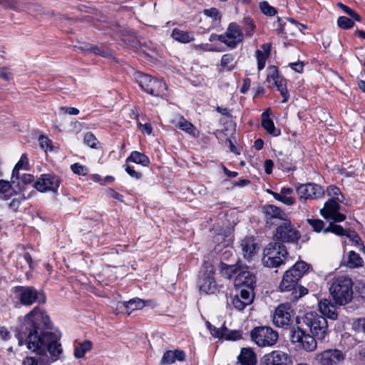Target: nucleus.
<instances>
[{
    "mask_svg": "<svg viewBox=\"0 0 365 365\" xmlns=\"http://www.w3.org/2000/svg\"><path fill=\"white\" fill-rule=\"evenodd\" d=\"M353 282L351 278L345 276H340L333 279L329 287L335 304L345 305L350 302L353 298Z\"/></svg>",
    "mask_w": 365,
    "mask_h": 365,
    "instance_id": "nucleus-3",
    "label": "nucleus"
},
{
    "mask_svg": "<svg viewBox=\"0 0 365 365\" xmlns=\"http://www.w3.org/2000/svg\"><path fill=\"white\" fill-rule=\"evenodd\" d=\"M126 162H133L147 167L150 165V160L144 153L138 151H133L130 156L126 159Z\"/></svg>",
    "mask_w": 365,
    "mask_h": 365,
    "instance_id": "nucleus-30",
    "label": "nucleus"
},
{
    "mask_svg": "<svg viewBox=\"0 0 365 365\" xmlns=\"http://www.w3.org/2000/svg\"><path fill=\"white\" fill-rule=\"evenodd\" d=\"M329 220H332L334 222H340L346 220V215L340 213L339 211L329 216Z\"/></svg>",
    "mask_w": 365,
    "mask_h": 365,
    "instance_id": "nucleus-61",
    "label": "nucleus"
},
{
    "mask_svg": "<svg viewBox=\"0 0 365 365\" xmlns=\"http://www.w3.org/2000/svg\"><path fill=\"white\" fill-rule=\"evenodd\" d=\"M297 193L300 200L319 199L324 195V188L315 183L301 184L297 187Z\"/></svg>",
    "mask_w": 365,
    "mask_h": 365,
    "instance_id": "nucleus-15",
    "label": "nucleus"
},
{
    "mask_svg": "<svg viewBox=\"0 0 365 365\" xmlns=\"http://www.w3.org/2000/svg\"><path fill=\"white\" fill-rule=\"evenodd\" d=\"M106 193L109 197L115 200H117L119 202H123V196L121 194L116 192L115 190H114L113 189L108 188L106 190Z\"/></svg>",
    "mask_w": 365,
    "mask_h": 365,
    "instance_id": "nucleus-56",
    "label": "nucleus"
},
{
    "mask_svg": "<svg viewBox=\"0 0 365 365\" xmlns=\"http://www.w3.org/2000/svg\"><path fill=\"white\" fill-rule=\"evenodd\" d=\"M324 233L332 232L338 236H345L347 230H344L341 225H336L333 222L323 230Z\"/></svg>",
    "mask_w": 365,
    "mask_h": 365,
    "instance_id": "nucleus-36",
    "label": "nucleus"
},
{
    "mask_svg": "<svg viewBox=\"0 0 365 365\" xmlns=\"http://www.w3.org/2000/svg\"><path fill=\"white\" fill-rule=\"evenodd\" d=\"M315 359L320 365H339L344 362L345 355L341 350L330 349L317 354Z\"/></svg>",
    "mask_w": 365,
    "mask_h": 365,
    "instance_id": "nucleus-13",
    "label": "nucleus"
},
{
    "mask_svg": "<svg viewBox=\"0 0 365 365\" xmlns=\"http://www.w3.org/2000/svg\"><path fill=\"white\" fill-rule=\"evenodd\" d=\"M234 284L235 287L254 289L256 284V277L247 266H242L236 276Z\"/></svg>",
    "mask_w": 365,
    "mask_h": 365,
    "instance_id": "nucleus-17",
    "label": "nucleus"
},
{
    "mask_svg": "<svg viewBox=\"0 0 365 365\" xmlns=\"http://www.w3.org/2000/svg\"><path fill=\"white\" fill-rule=\"evenodd\" d=\"M235 257L232 251L230 249H226L222 254L220 262H228L230 259Z\"/></svg>",
    "mask_w": 365,
    "mask_h": 365,
    "instance_id": "nucleus-55",
    "label": "nucleus"
},
{
    "mask_svg": "<svg viewBox=\"0 0 365 365\" xmlns=\"http://www.w3.org/2000/svg\"><path fill=\"white\" fill-rule=\"evenodd\" d=\"M253 289H254L250 288L242 289L238 296L240 297V299H243L245 303L250 304L254 299Z\"/></svg>",
    "mask_w": 365,
    "mask_h": 365,
    "instance_id": "nucleus-40",
    "label": "nucleus"
},
{
    "mask_svg": "<svg viewBox=\"0 0 365 365\" xmlns=\"http://www.w3.org/2000/svg\"><path fill=\"white\" fill-rule=\"evenodd\" d=\"M0 4L6 8L17 11L23 10V1L19 2L17 0H0Z\"/></svg>",
    "mask_w": 365,
    "mask_h": 365,
    "instance_id": "nucleus-37",
    "label": "nucleus"
},
{
    "mask_svg": "<svg viewBox=\"0 0 365 365\" xmlns=\"http://www.w3.org/2000/svg\"><path fill=\"white\" fill-rule=\"evenodd\" d=\"M327 192L329 196H337L341 193L340 189L335 185L329 186Z\"/></svg>",
    "mask_w": 365,
    "mask_h": 365,
    "instance_id": "nucleus-62",
    "label": "nucleus"
},
{
    "mask_svg": "<svg viewBox=\"0 0 365 365\" xmlns=\"http://www.w3.org/2000/svg\"><path fill=\"white\" fill-rule=\"evenodd\" d=\"M213 265L207 261L202 264L199 272L197 286L200 292L207 294H213L217 289V283L214 277Z\"/></svg>",
    "mask_w": 365,
    "mask_h": 365,
    "instance_id": "nucleus-6",
    "label": "nucleus"
},
{
    "mask_svg": "<svg viewBox=\"0 0 365 365\" xmlns=\"http://www.w3.org/2000/svg\"><path fill=\"white\" fill-rule=\"evenodd\" d=\"M341 206L338 202L334 199H329L324 204V208L320 210V214L326 220H329V216L339 210Z\"/></svg>",
    "mask_w": 365,
    "mask_h": 365,
    "instance_id": "nucleus-26",
    "label": "nucleus"
},
{
    "mask_svg": "<svg viewBox=\"0 0 365 365\" xmlns=\"http://www.w3.org/2000/svg\"><path fill=\"white\" fill-rule=\"evenodd\" d=\"M345 236L348 237L352 242H354L356 245L361 242V241L359 235L354 230H347V232Z\"/></svg>",
    "mask_w": 365,
    "mask_h": 365,
    "instance_id": "nucleus-58",
    "label": "nucleus"
},
{
    "mask_svg": "<svg viewBox=\"0 0 365 365\" xmlns=\"http://www.w3.org/2000/svg\"><path fill=\"white\" fill-rule=\"evenodd\" d=\"M263 252L274 257H280L282 259H284V261L288 255L286 246L276 241L269 242L264 249Z\"/></svg>",
    "mask_w": 365,
    "mask_h": 365,
    "instance_id": "nucleus-22",
    "label": "nucleus"
},
{
    "mask_svg": "<svg viewBox=\"0 0 365 365\" xmlns=\"http://www.w3.org/2000/svg\"><path fill=\"white\" fill-rule=\"evenodd\" d=\"M11 293L16 302L24 306H31L36 302L43 304L46 302L44 292L32 286H16L11 289Z\"/></svg>",
    "mask_w": 365,
    "mask_h": 365,
    "instance_id": "nucleus-4",
    "label": "nucleus"
},
{
    "mask_svg": "<svg viewBox=\"0 0 365 365\" xmlns=\"http://www.w3.org/2000/svg\"><path fill=\"white\" fill-rule=\"evenodd\" d=\"M23 365H38V361L32 356H26L24 359Z\"/></svg>",
    "mask_w": 365,
    "mask_h": 365,
    "instance_id": "nucleus-64",
    "label": "nucleus"
},
{
    "mask_svg": "<svg viewBox=\"0 0 365 365\" xmlns=\"http://www.w3.org/2000/svg\"><path fill=\"white\" fill-rule=\"evenodd\" d=\"M244 34L241 27L235 22L230 23L226 31L219 36V41L230 48H235L243 41Z\"/></svg>",
    "mask_w": 365,
    "mask_h": 365,
    "instance_id": "nucleus-11",
    "label": "nucleus"
},
{
    "mask_svg": "<svg viewBox=\"0 0 365 365\" xmlns=\"http://www.w3.org/2000/svg\"><path fill=\"white\" fill-rule=\"evenodd\" d=\"M59 112L61 114H68L76 115L79 113L78 109L73 107H61L59 108Z\"/></svg>",
    "mask_w": 365,
    "mask_h": 365,
    "instance_id": "nucleus-54",
    "label": "nucleus"
},
{
    "mask_svg": "<svg viewBox=\"0 0 365 365\" xmlns=\"http://www.w3.org/2000/svg\"><path fill=\"white\" fill-rule=\"evenodd\" d=\"M274 84L277 88L278 91L280 92L282 96L283 97V102L287 101L289 98L288 91L286 86V80L283 78L282 76L279 78H277V79L274 80Z\"/></svg>",
    "mask_w": 365,
    "mask_h": 365,
    "instance_id": "nucleus-35",
    "label": "nucleus"
},
{
    "mask_svg": "<svg viewBox=\"0 0 365 365\" xmlns=\"http://www.w3.org/2000/svg\"><path fill=\"white\" fill-rule=\"evenodd\" d=\"M38 141H39L40 146L42 148L47 149L48 148H51V141L47 137H46L44 135H41L39 137Z\"/></svg>",
    "mask_w": 365,
    "mask_h": 365,
    "instance_id": "nucleus-60",
    "label": "nucleus"
},
{
    "mask_svg": "<svg viewBox=\"0 0 365 365\" xmlns=\"http://www.w3.org/2000/svg\"><path fill=\"white\" fill-rule=\"evenodd\" d=\"M262 263L266 267L275 268L279 267L284 262V259H282L280 257H274L263 252Z\"/></svg>",
    "mask_w": 365,
    "mask_h": 365,
    "instance_id": "nucleus-31",
    "label": "nucleus"
},
{
    "mask_svg": "<svg viewBox=\"0 0 365 365\" xmlns=\"http://www.w3.org/2000/svg\"><path fill=\"white\" fill-rule=\"evenodd\" d=\"M265 220L267 224H274L273 220H280L282 222L288 219L287 215L280 208L273 205H264L262 208Z\"/></svg>",
    "mask_w": 365,
    "mask_h": 365,
    "instance_id": "nucleus-18",
    "label": "nucleus"
},
{
    "mask_svg": "<svg viewBox=\"0 0 365 365\" xmlns=\"http://www.w3.org/2000/svg\"><path fill=\"white\" fill-rule=\"evenodd\" d=\"M145 307L143 300L139 298H135L125 303V307L128 314H130L133 311L141 309Z\"/></svg>",
    "mask_w": 365,
    "mask_h": 365,
    "instance_id": "nucleus-34",
    "label": "nucleus"
},
{
    "mask_svg": "<svg viewBox=\"0 0 365 365\" xmlns=\"http://www.w3.org/2000/svg\"><path fill=\"white\" fill-rule=\"evenodd\" d=\"M281 195H282L280 196L281 200H279V201L282 202V203H284V205L290 206L295 203L294 197H292L291 195H283V194H281Z\"/></svg>",
    "mask_w": 365,
    "mask_h": 365,
    "instance_id": "nucleus-57",
    "label": "nucleus"
},
{
    "mask_svg": "<svg viewBox=\"0 0 365 365\" xmlns=\"http://www.w3.org/2000/svg\"><path fill=\"white\" fill-rule=\"evenodd\" d=\"M203 14L208 17L212 19L213 21H220L222 16L219 12L218 9L216 8H210L207 9H204Z\"/></svg>",
    "mask_w": 365,
    "mask_h": 365,
    "instance_id": "nucleus-44",
    "label": "nucleus"
},
{
    "mask_svg": "<svg viewBox=\"0 0 365 365\" xmlns=\"http://www.w3.org/2000/svg\"><path fill=\"white\" fill-rule=\"evenodd\" d=\"M60 184L59 177L51 174H43L35 182L34 187L40 192H57Z\"/></svg>",
    "mask_w": 365,
    "mask_h": 365,
    "instance_id": "nucleus-16",
    "label": "nucleus"
},
{
    "mask_svg": "<svg viewBox=\"0 0 365 365\" xmlns=\"http://www.w3.org/2000/svg\"><path fill=\"white\" fill-rule=\"evenodd\" d=\"M262 126L272 136L276 137L280 135V130L275 128L273 120L270 119L269 115L267 112L262 113Z\"/></svg>",
    "mask_w": 365,
    "mask_h": 365,
    "instance_id": "nucleus-27",
    "label": "nucleus"
},
{
    "mask_svg": "<svg viewBox=\"0 0 365 365\" xmlns=\"http://www.w3.org/2000/svg\"><path fill=\"white\" fill-rule=\"evenodd\" d=\"M233 60H234V58H233L232 54H230V53L224 54L222 56L220 65L223 68L230 71L234 68V66L230 65L233 61Z\"/></svg>",
    "mask_w": 365,
    "mask_h": 365,
    "instance_id": "nucleus-41",
    "label": "nucleus"
},
{
    "mask_svg": "<svg viewBox=\"0 0 365 365\" xmlns=\"http://www.w3.org/2000/svg\"><path fill=\"white\" fill-rule=\"evenodd\" d=\"M53 324L49 316L38 307L27 313L15 329V337L19 346L41 356L39 365H49L60 359L63 348L60 343L61 334L52 331Z\"/></svg>",
    "mask_w": 365,
    "mask_h": 365,
    "instance_id": "nucleus-1",
    "label": "nucleus"
},
{
    "mask_svg": "<svg viewBox=\"0 0 365 365\" xmlns=\"http://www.w3.org/2000/svg\"><path fill=\"white\" fill-rule=\"evenodd\" d=\"M281 76L279 74V71L275 66H269L268 67L267 79H272V81L279 78Z\"/></svg>",
    "mask_w": 365,
    "mask_h": 365,
    "instance_id": "nucleus-53",
    "label": "nucleus"
},
{
    "mask_svg": "<svg viewBox=\"0 0 365 365\" xmlns=\"http://www.w3.org/2000/svg\"><path fill=\"white\" fill-rule=\"evenodd\" d=\"M171 37L182 43H187L193 41L195 39L192 31H182L177 28L173 29Z\"/></svg>",
    "mask_w": 365,
    "mask_h": 365,
    "instance_id": "nucleus-25",
    "label": "nucleus"
},
{
    "mask_svg": "<svg viewBox=\"0 0 365 365\" xmlns=\"http://www.w3.org/2000/svg\"><path fill=\"white\" fill-rule=\"evenodd\" d=\"M354 25V21L346 16H339L337 19V26L342 29H351Z\"/></svg>",
    "mask_w": 365,
    "mask_h": 365,
    "instance_id": "nucleus-42",
    "label": "nucleus"
},
{
    "mask_svg": "<svg viewBox=\"0 0 365 365\" xmlns=\"http://www.w3.org/2000/svg\"><path fill=\"white\" fill-rule=\"evenodd\" d=\"M242 337L241 333L239 331L236 330H229L227 329V331L225 332V334L223 338L227 340H237Z\"/></svg>",
    "mask_w": 365,
    "mask_h": 365,
    "instance_id": "nucleus-51",
    "label": "nucleus"
},
{
    "mask_svg": "<svg viewBox=\"0 0 365 365\" xmlns=\"http://www.w3.org/2000/svg\"><path fill=\"white\" fill-rule=\"evenodd\" d=\"M240 247L243 256L247 259H250L258 250L257 244L253 237H246L240 242Z\"/></svg>",
    "mask_w": 365,
    "mask_h": 365,
    "instance_id": "nucleus-21",
    "label": "nucleus"
},
{
    "mask_svg": "<svg viewBox=\"0 0 365 365\" xmlns=\"http://www.w3.org/2000/svg\"><path fill=\"white\" fill-rule=\"evenodd\" d=\"M293 314L294 310L290 304H280L275 309L272 316V322L278 327H287L290 324Z\"/></svg>",
    "mask_w": 365,
    "mask_h": 365,
    "instance_id": "nucleus-12",
    "label": "nucleus"
},
{
    "mask_svg": "<svg viewBox=\"0 0 365 365\" xmlns=\"http://www.w3.org/2000/svg\"><path fill=\"white\" fill-rule=\"evenodd\" d=\"M244 29L246 32L247 36H251L252 34V31L255 28V25L252 22V19L250 17H245L243 19Z\"/></svg>",
    "mask_w": 365,
    "mask_h": 365,
    "instance_id": "nucleus-47",
    "label": "nucleus"
},
{
    "mask_svg": "<svg viewBox=\"0 0 365 365\" xmlns=\"http://www.w3.org/2000/svg\"><path fill=\"white\" fill-rule=\"evenodd\" d=\"M71 169L75 174L83 176L86 175L88 172V170L86 166L78 163L71 165Z\"/></svg>",
    "mask_w": 365,
    "mask_h": 365,
    "instance_id": "nucleus-48",
    "label": "nucleus"
},
{
    "mask_svg": "<svg viewBox=\"0 0 365 365\" xmlns=\"http://www.w3.org/2000/svg\"><path fill=\"white\" fill-rule=\"evenodd\" d=\"M300 238V232L289 219L282 222L276 228L274 234V240L282 244L297 243Z\"/></svg>",
    "mask_w": 365,
    "mask_h": 365,
    "instance_id": "nucleus-8",
    "label": "nucleus"
},
{
    "mask_svg": "<svg viewBox=\"0 0 365 365\" xmlns=\"http://www.w3.org/2000/svg\"><path fill=\"white\" fill-rule=\"evenodd\" d=\"M252 340L259 347L272 346L278 339L279 334L270 327H256L250 333Z\"/></svg>",
    "mask_w": 365,
    "mask_h": 365,
    "instance_id": "nucleus-9",
    "label": "nucleus"
},
{
    "mask_svg": "<svg viewBox=\"0 0 365 365\" xmlns=\"http://www.w3.org/2000/svg\"><path fill=\"white\" fill-rule=\"evenodd\" d=\"M134 78L142 90L154 96H159L165 86L163 81L140 71L135 72Z\"/></svg>",
    "mask_w": 365,
    "mask_h": 365,
    "instance_id": "nucleus-10",
    "label": "nucleus"
},
{
    "mask_svg": "<svg viewBox=\"0 0 365 365\" xmlns=\"http://www.w3.org/2000/svg\"><path fill=\"white\" fill-rule=\"evenodd\" d=\"M353 326L356 331H361L365 334V317L357 319L354 322Z\"/></svg>",
    "mask_w": 365,
    "mask_h": 365,
    "instance_id": "nucleus-52",
    "label": "nucleus"
},
{
    "mask_svg": "<svg viewBox=\"0 0 365 365\" xmlns=\"http://www.w3.org/2000/svg\"><path fill=\"white\" fill-rule=\"evenodd\" d=\"M175 354L173 351H166L161 359V364H171L174 363L175 361Z\"/></svg>",
    "mask_w": 365,
    "mask_h": 365,
    "instance_id": "nucleus-50",
    "label": "nucleus"
},
{
    "mask_svg": "<svg viewBox=\"0 0 365 365\" xmlns=\"http://www.w3.org/2000/svg\"><path fill=\"white\" fill-rule=\"evenodd\" d=\"M363 259L359 254L354 251H351L349 253L348 259L344 262V264L349 268H356L363 266Z\"/></svg>",
    "mask_w": 365,
    "mask_h": 365,
    "instance_id": "nucleus-32",
    "label": "nucleus"
},
{
    "mask_svg": "<svg viewBox=\"0 0 365 365\" xmlns=\"http://www.w3.org/2000/svg\"><path fill=\"white\" fill-rule=\"evenodd\" d=\"M307 221L309 223V225H310L312 227L314 231L315 232H321L322 230L323 231V230L324 229V222L322 220L307 219Z\"/></svg>",
    "mask_w": 365,
    "mask_h": 365,
    "instance_id": "nucleus-45",
    "label": "nucleus"
},
{
    "mask_svg": "<svg viewBox=\"0 0 365 365\" xmlns=\"http://www.w3.org/2000/svg\"><path fill=\"white\" fill-rule=\"evenodd\" d=\"M242 267V265L239 259L233 264H228L223 262L219 263L218 271L222 277L231 279L234 275L236 274H238Z\"/></svg>",
    "mask_w": 365,
    "mask_h": 365,
    "instance_id": "nucleus-19",
    "label": "nucleus"
},
{
    "mask_svg": "<svg viewBox=\"0 0 365 365\" xmlns=\"http://www.w3.org/2000/svg\"><path fill=\"white\" fill-rule=\"evenodd\" d=\"M177 126L182 130L185 131L190 135L197 138L199 136V131L194 126L192 123L187 121L183 116H180L177 123Z\"/></svg>",
    "mask_w": 365,
    "mask_h": 365,
    "instance_id": "nucleus-28",
    "label": "nucleus"
},
{
    "mask_svg": "<svg viewBox=\"0 0 365 365\" xmlns=\"http://www.w3.org/2000/svg\"><path fill=\"white\" fill-rule=\"evenodd\" d=\"M207 328L209 329L211 334L216 338L224 337L225 332L227 331V328L223 325L221 328H216L212 326L209 322L206 323Z\"/></svg>",
    "mask_w": 365,
    "mask_h": 365,
    "instance_id": "nucleus-38",
    "label": "nucleus"
},
{
    "mask_svg": "<svg viewBox=\"0 0 365 365\" xmlns=\"http://www.w3.org/2000/svg\"><path fill=\"white\" fill-rule=\"evenodd\" d=\"M273 166H274V163L272 160H269V159L266 160L264 163L265 173L268 175L271 174L272 173Z\"/></svg>",
    "mask_w": 365,
    "mask_h": 365,
    "instance_id": "nucleus-63",
    "label": "nucleus"
},
{
    "mask_svg": "<svg viewBox=\"0 0 365 365\" xmlns=\"http://www.w3.org/2000/svg\"><path fill=\"white\" fill-rule=\"evenodd\" d=\"M318 307L322 314L321 315L331 320L337 319L338 313L336 312V307L331 300L323 299L319 302Z\"/></svg>",
    "mask_w": 365,
    "mask_h": 365,
    "instance_id": "nucleus-20",
    "label": "nucleus"
},
{
    "mask_svg": "<svg viewBox=\"0 0 365 365\" xmlns=\"http://www.w3.org/2000/svg\"><path fill=\"white\" fill-rule=\"evenodd\" d=\"M92 349V343L89 340H85L76 346L74 349V356L77 359L83 358L85 354Z\"/></svg>",
    "mask_w": 365,
    "mask_h": 365,
    "instance_id": "nucleus-33",
    "label": "nucleus"
},
{
    "mask_svg": "<svg viewBox=\"0 0 365 365\" xmlns=\"http://www.w3.org/2000/svg\"><path fill=\"white\" fill-rule=\"evenodd\" d=\"M302 321L317 339L322 341L328 335L327 320L319 313L316 312H307L302 317Z\"/></svg>",
    "mask_w": 365,
    "mask_h": 365,
    "instance_id": "nucleus-5",
    "label": "nucleus"
},
{
    "mask_svg": "<svg viewBox=\"0 0 365 365\" xmlns=\"http://www.w3.org/2000/svg\"><path fill=\"white\" fill-rule=\"evenodd\" d=\"M16 193L10 182L0 180V199L6 200Z\"/></svg>",
    "mask_w": 365,
    "mask_h": 365,
    "instance_id": "nucleus-29",
    "label": "nucleus"
},
{
    "mask_svg": "<svg viewBox=\"0 0 365 365\" xmlns=\"http://www.w3.org/2000/svg\"><path fill=\"white\" fill-rule=\"evenodd\" d=\"M310 267V264L307 262L299 261L284 272L279 284V289L282 292H289L292 301L295 302L307 294L308 289L299 285L298 282Z\"/></svg>",
    "mask_w": 365,
    "mask_h": 365,
    "instance_id": "nucleus-2",
    "label": "nucleus"
},
{
    "mask_svg": "<svg viewBox=\"0 0 365 365\" xmlns=\"http://www.w3.org/2000/svg\"><path fill=\"white\" fill-rule=\"evenodd\" d=\"M125 171L130 177L136 179H139L142 176L140 173L135 171L133 168L129 165H125Z\"/></svg>",
    "mask_w": 365,
    "mask_h": 365,
    "instance_id": "nucleus-59",
    "label": "nucleus"
},
{
    "mask_svg": "<svg viewBox=\"0 0 365 365\" xmlns=\"http://www.w3.org/2000/svg\"><path fill=\"white\" fill-rule=\"evenodd\" d=\"M23 10L26 9L29 11V12L32 13L34 14H38L42 11V8L40 5L30 2L23 1Z\"/></svg>",
    "mask_w": 365,
    "mask_h": 365,
    "instance_id": "nucleus-43",
    "label": "nucleus"
},
{
    "mask_svg": "<svg viewBox=\"0 0 365 365\" xmlns=\"http://www.w3.org/2000/svg\"><path fill=\"white\" fill-rule=\"evenodd\" d=\"M232 304L235 309L240 311L243 310L247 305H249L247 303H245L243 299H240L238 294H236L233 297Z\"/></svg>",
    "mask_w": 365,
    "mask_h": 365,
    "instance_id": "nucleus-49",
    "label": "nucleus"
},
{
    "mask_svg": "<svg viewBox=\"0 0 365 365\" xmlns=\"http://www.w3.org/2000/svg\"><path fill=\"white\" fill-rule=\"evenodd\" d=\"M237 359L242 365H255L257 364L256 354L251 348H242Z\"/></svg>",
    "mask_w": 365,
    "mask_h": 365,
    "instance_id": "nucleus-23",
    "label": "nucleus"
},
{
    "mask_svg": "<svg viewBox=\"0 0 365 365\" xmlns=\"http://www.w3.org/2000/svg\"><path fill=\"white\" fill-rule=\"evenodd\" d=\"M262 49H257L256 51V58L257 60V68L259 71L262 70L266 63L267 59L269 58L271 52V44L264 43L262 46Z\"/></svg>",
    "mask_w": 365,
    "mask_h": 365,
    "instance_id": "nucleus-24",
    "label": "nucleus"
},
{
    "mask_svg": "<svg viewBox=\"0 0 365 365\" xmlns=\"http://www.w3.org/2000/svg\"><path fill=\"white\" fill-rule=\"evenodd\" d=\"M84 143L92 148H96L98 143V140L96 136L91 132H88L84 135Z\"/></svg>",
    "mask_w": 365,
    "mask_h": 365,
    "instance_id": "nucleus-46",
    "label": "nucleus"
},
{
    "mask_svg": "<svg viewBox=\"0 0 365 365\" xmlns=\"http://www.w3.org/2000/svg\"><path fill=\"white\" fill-rule=\"evenodd\" d=\"M292 356L281 350H274L265 354L260 361L261 365H292Z\"/></svg>",
    "mask_w": 365,
    "mask_h": 365,
    "instance_id": "nucleus-14",
    "label": "nucleus"
},
{
    "mask_svg": "<svg viewBox=\"0 0 365 365\" xmlns=\"http://www.w3.org/2000/svg\"><path fill=\"white\" fill-rule=\"evenodd\" d=\"M290 341L298 349L312 352L316 350L317 344L316 337L313 334L307 333L299 327L290 330Z\"/></svg>",
    "mask_w": 365,
    "mask_h": 365,
    "instance_id": "nucleus-7",
    "label": "nucleus"
},
{
    "mask_svg": "<svg viewBox=\"0 0 365 365\" xmlns=\"http://www.w3.org/2000/svg\"><path fill=\"white\" fill-rule=\"evenodd\" d=\"M259 6L261 11L266 16H273L277 13V9L269 5L267 1L260 2Z\"/></svg>",
    "mask_w": 365,
    "mask_h": 365,
    "instance_id": "nucleus-39",
    "label": "nucleus"
}]
</instances>
